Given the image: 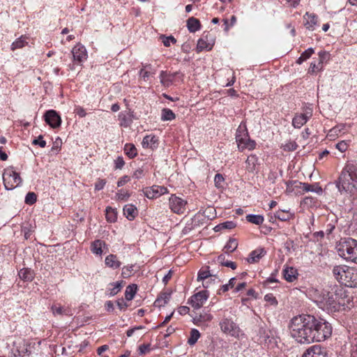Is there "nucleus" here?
<instances>
[{"label":"nucleus","instance_id":"obj_28","mask_svg":"<svg viewBox=\"0 0 357 357\" xmlns=\"http://www.w3.org/2000/svg\"><path fill=\"white\" fill-rule=\"evenodd\" d=\"M294 214L289 210H279L275 212V217L282 221H287L292 219Z\"/></svg>","mask_w":357,"mask_h":357},{"label":"nucleus","instance_id":"obj_26","mask_svg":"<svg viewBox=\"0 0 357 357\" xmlns=\"http://www.w3.org/2000/svg\"><path fill=\"white\" fill-rule=\"evenodd\" d=\"M245 163L247 170L249 172H253L258 165V158L255 155H250L248 157Z\"/></svg>","mask_w":357,"mask_h":357},{"label":"nucleus","instance_id":"obj_40","mask_svg":"<svg viewBox=\"0 0 357 357\" xmlns=\"http://www.w3.org/2000/svg\"><path fill=\"white\" fill-rule=\"evenodd\" d=\"M200 337V333L198 330L193 328L190 331V337L188 340V343L190 345H194Z\"/></svg>","mask_w":357,"mask_h":357},{"label":"nucleus","instance_id":"obj_23","mask_svg":"<svg viewBox=\"0 0 357 357\" xmlns=\"http://www.w3.org/2000/svg\"><path fill=\"white\" fill-rule=\"evenodd\" d=\"M52 312L54 316L56 315H67L72 316L70 310L68 307L64 308L60 304H54L51 307Z\"/></svg>","mask_w":357,"mask_h":357},{"label":"nucleus","instance_id":"obj_4","mask_svg":"<svg viewBox=\"0 0 357 357\" xmlns=\"http://www.w3.org/2000/svg\"><path fill=\"white\" fill-rule=\"evenodd\" d=\"M335 278L342 284L349 287H357V270L344 266H335L333 268Z\"/></svg>","mask_w":357,"mask_h":357},{"label":"nucleus","instance_id":"obj_2","mask_svg":"<svg viewBox=\"0 0 357 357\" xmlns=\"http://www.w3.org/2000/svg\"><path fill=\"white\" fill-rule=\"evenodd\" d=\"M343 291V289L337 286L332 287L331 291L328 289L317 291L315 302L323 309L331 311L339 310L340 306L345 304L342 298Z\"/></svg>","mask_w":357,"mask_h":357},{"label":"nucleus","instance_id":"obj_44","mask_svg":"<svg viewBox=\"0 0 357 357\" xmlns=\"http://www.w3.org/2000/svg\"><path fill=\"white\" fill-rule=\"evenodd\" d=\"M323 69H324V66L321 63H316L315 62H312L308 68L307 73L309 74H314L317 72L322 71Z\"/></svg>","mask_w":357,"mask_h":357},{"label":"nucleus","instance_id":"obj_7","mask_svg":"<svg viewBox=\"0 0 357 357\" xmlns=\"http://www.w3.org/2000/svg\"><path fill=\"white\" fill-rule=\"evenodd\" d=\"M219 326L221 332L227 336L237 340L245 337L243 331L240 328L236 320L231 317L223 315L219 322Z\"/></svg>","mask_w":357,"mask_h":357},{"label":"nucleus","instance_id":"obj_58","mask_svg":"<svg viewBox=\"0 0 357 357\" xmlns=\"http://www.w3.org/2000/svg\"><path fill=\"white\" fill-rule=\"evenodd\" d=\"M335 147L342 153L347 151L348 148V143L346 141H341L336 144Z\"/></svg>","mask_w":357,"mask_h":357},{"label":"nucleus","instance_id":"obj_37","mask_svg":"<svg viewBox=\"0 0 357 357\" xmlns=\"http://www.w3.org/2000/svg\"><path fill=\"white\" fill-rule=\"evenodd\" d=\"M105 216L108 222H114L117 219V213L112 207H107L105 210Z\"/></svg>","mask_w":357,"mask_h":357},{"label":"nucleus","instance_id":"obj_34","mask_svg":"<svg viewBox=\"0 0 357 357\" xmlns=\"http://www.w3.org/2000/svg\"><path fill=\"white\" fill-rule=\"evenodd\" d=\"M176 118L175 114L168 108H164L161 112V120L162 121H172Z\"/></svg>","mask_w":357,"mask_h":357},{"label":"nucleus","instance_id":"obj_29","mask_svg":"<svg viewBox=\"0 0 357 357\" xmlns=\"http://www.w3.org/2000/svg\"><path fill=\"white\" fill-rule=\"evenodd\" d=\"M187 26L190 32L194 33L200 29L199 20L191 17L187 20Z\"/></svg>","mask_w":357,"mask_h":357},{"label":"nucleus","instance_id":"obj_47","mask_svg":"<svg viewBox=\"0 0 357 357\" xmlns=\"http://www.w3.org/2000/svg\"><path fill=\"white\" fill-rule=\"evenodd\" d=\"M130 196V194L129 193V192L127 190H120L116 194V199H117V200H119V201L126 202Z\"/></svg>","mask_w":357,"mask_h":357},{"label":"nucleus","instance_id":"obj_32","mask_svg":"<svg viewBox=\"0 0 357 357\" xmlns=\"http://www.w3.org/2000/svg\"><path fill=\"white\" fill-rule=\"evenodd\" d=\"M137 289V284H130L126 287L125 291V298L127 301H131L133 299Z\"/></svg>","mask_w":357,"mask_h":357},{"label":"nucleus","instance_id":"obj_6","mask_svg":"<svg viewBox=\"0 0 357 357\" xmlns=\"http://www.w3.org/2000/svg\"><path fill=\"white\" fill-rule=\"evenodd\" d=\"M336 248L341 257L357 264V241L351 238H342Z\"/></svg>","mask_w":357,"mask_h":357},{"label":"nucleus","instance_id":"obj_14","mask_svg":"<svg viewBox=\"0 0 357 357\" xmlns=\"http://www.w3.org/2000/svg\"><path fill=\"white\" fill-rule=\"evenodd\" d=\"M168 192L167 188L160 185H153L148 188L144 191L145 196L149 199H154L160 195L167 194Z\"/></svg>","mask_w":357,"mask_h":357},{"label":"nucleus","instance_id":"obj_50","mask_svg":"<svg viewBox=\"0 0 357 357\" xmlns=\"http://www.w3.org/2000/svg\"><path fill=\"white\" fill-rule=\"evenodd\" d=\"M36 199H37L36 195L34 192H29L26 194V195L25 197V203L26 204L31 205V204H33L36 202Z\"/></svg>","mask_w":357,"mask_h":357},{"label":"nucleus","instance_id":"obj_52","mask_svg":"<svg viewBox=\"0 0 357 357\" xmlns=\"http://www.w3.org/2000/svg\"><path fill=\"white\" fill-rule=\"evenodd\" d=\"M111 285L113 287L112 288L109 289V295L114 296L119 293V291L121 289V284L119 282H115L111 284Z\"/></svg>","mask_w":357,"mask_h":357},{"label":"nucleus","instance_id":"obj_35","mask_svg":"<svg viewBox=\"0 0 357 357\" xmlns=\"http://www.w3.org/2000/svg\"><path fill=\"white\" fill-rule=\"evenodd\" d=\"M246 220L249 222L257 225H260L264 222V216L261 215L250 214L246 216Z\"/></svg>","mask_w":357,"mask_h":357},{"label":"nucleus","instance_id":"obj_31","mask_svg":"<svg viewBox=\"0 0 357 357\" xmlns=\"http://www.w3.org/2000/svg\"><path fill=\"white\" fill-rule=\"evenodd\" d=\"M27 38L26 36H22L19 38H17L15 41H14L11 45V50L14 51L16 49H20L24 47L25 45L28 44L26 41Z\"/></svg>","mask_w":357,"mask_h":357},{"label":"nucleus","instance_id":"obj_8","mask_svg":"<svg viewBox=\"0 0 357 357\" xmlns=\"http://www.w3.org/2000/svg\"><path fill=\"white\" fill-rule=\"evenodd\" d=\"M236 141L238 148L240 151H243L245 149L249 151L253 150L255 148L256 143L254 140L250 139L247 128L245 123H241L236 133Z\"/></svg>","mask_w":357,"mask_h":357},{"label":"nucleus","instance_id":"obj_64","mask_svg":"<svg viewBox=\"0 0 357 357\" xmlns=\"http://www.w3.org/2000/svg\"><path fill=\"white\" fill-rule=\"evenodd\" d=\"M144 176V170L141 168L136 169L132 174V177L139 179L141 178Z\"/></svg>","mask_w":357,"mask_h":357},{"label":"nucleus","instance_id":"obj_10","mask_svg":"<svg viewBox=\"0 0 357 357\" xmlns=\"http://www.w3.org/2000/svg\"><path fill=\"white\" fill-rule=\"evenodd\" d=\"M169 208L172 212L177 214H182L185 211L187 202L178 197L172 195L169 197Z\"/></svg>","mask_w":357,"mask_h":357},{"label":"nucleus","instance_id":"obj_51","mask_svg":"<svg viewBox=\"0 0 357 357\" xmlns=\"http://www.w3.org/2000/svg\"><path fill=\"white\" fill-rule=\"evenodd\" d=\"M264 300L266 302L268 303L271 305L277 306L278 301L276 298L272 294H268L265 295Z\"/></svg>","mask_w":357,"mask_h":357},{"label":"nucleus","instance_id":"obj_49","mask_svg":"<svg viewBox=\"0 0 357 357\" xmlns=\"http://www.w3.org/2000/svg\"><path fill=\"white\" fill-rule=\"evenodd\" d=\"M119 121H120V125L121 126H123V127H128L130 122H131V120L129 119L128 117H127V115L123 112H121L119 114Z\"/></svg>","mask_w":357,"mask_h":357},{"label":"nucleus","instance_id":"obj_17","mask_svg":"<svg viewBox=\"0 0 357 357\" xmlns=\"http://www.w3.org/2000/svg\"><path fill=\"white\" fill-rule=\"evenodd\" d=\"M326 352L319 345H314L307 349L302 357H326Z\"/></svg>","mask_w":357,"mask_h":357},{"label":"nucleus","instance_id":"obj_22","mask_svg":"<svg viewBox=\"0 0 357 357\" xmlns=\"http://www.w3.org/2000/svg\"><path fill=\"white\" fill-rule=\"evenodd\" d=\"M105 262L107 266L113 269L119 268L121 265V262L118 259L116 255L112 254L105 257Z\"/></svg>","mask_w":357,"mask_h":357},{"label":"nucleus","instance_id":"obj_1","mask_svg":"<svg viewBox=\"0 0 357 357\" xmlns=\"http://www.w3.org/2000/svg\"><path fill=\"white\" fill-rule=\"evenodd\" d=\"M312 315L302 314L291 319L289 324L291 335L298 342L310 344L312 342Z\"/></svg>","mask_w":357,"mask_h":357},{"label":"nucleus","instance_id":"obj_56","mask_svg":"<svg viewBox=\"0 0 357 357\" xmlns=\"http://www.w3.org/2000/svg\"><path fill=\"white\" fill-rule=\"evenodd\" d=\"M298 147V145L295 142H289L283 146L284 151H295Z\"/></svg>","mask_w":357,"mask_h":357},{"label":"nucleus","instance_id":"obj_38","mask_svg":"<svg viewBox=\"0 0 357 357\" xmlns=\"http://www.w3.org/2000/svg\"><path fill=\"white\" fill-rule=\"evenodd\" d=\"M217 261L219 264H220L222 266H225L226 267H229L232 268L233 270L236 268V264L231 261L225 260V255H220L218 257Z\"/></svg>","mask_w":357,"mask_h":357},{"label":"nucleus","instance_id":"obj_36","mask_svg":"<svg viewBox=\"0 0 357 357\" xmlns=\"http://www.w3.org/2000/svg\"><path fill=\"white\" fill-rule=\"evenodd\" d=\"M124 152L130 158H133L137 155V150L132 144H126L124 146Z\"/></svg>","mask_w":357,"mask_h":357},{"label":"nucleus","instance_id":"obj_11","mask_svg":"<svg viewBox=\"0 0 357 357\" xmlns=\"http://www.w3.org/2000/svg\"><path fill=\"white\" fill-rule=\"evenodd\" d=\"M208 292L206 290L200 291L191 296L188 301L194 309L201 308L208 298Z\"/></svg>","mask_w":357,"mask_h":357},{"label":"nucleus","instance_id":"obj_48","mask_svg":"<svg viewBox=\"0 0 357 357\" xmlns=\"http://www.w3.org/2000/svg\"><path fill=\"white\" fill-rule=\"evenodd\" d=\"M133 271H134V266L132 264L128 265V266H124L122 268L121 275H122L123 278H128L132 275Z\"/></svg>","mask_w":357,"mask_h":357},{"label":"nucleus","instance_id":"obj_53","mask_svg":"<svg viewBox=\"0 0 357 357\" xmlns=\"http://www.w3.org/2000/svg\"><path fill=\"white\" fill-rule=\"evenodd\" d=\"M224 178L220 174H217L214 178V183L217 188H220L222 187V183L224 182Z\"/></svg>","mask_w":357,"mask_h":357},{"label":"nucleus","instance_id":"obj_43","mask_svg":"<svg viewBox=\"0 0 357 357\" xmlns=\"http://www.w3.org/2000/svg\"><path fill=\"white\" fill-rule=\"evenodd\" d=\"M212 49V45L210 43H207L204 38H200L197 45V52H202L204 50H210Z\"/></svg>","mask_w":357,"mask_h":357},{"label":"nucleus","instance_id":"obj_55","mask_svg":"<svg viewBox=\"0 0 357 357\" xmlns=\"http://www.w3.org/2000/svg\"><path fill=\"white\" fill-rule=\"evenodd\" d=\"M319 55V62L323 65L324 61H326L329 59V54L324 51H321L318 54Z\"/></svg>","mask_w":357,"mask_h":357},{"label":"nucleus","instance_id":"obj_5","mask_svg":"<svg viewBox=\"0 0 357 357\" xmlns=\"http://www.w3.org/2000/svg\"><path fill=\"white\" fill-rule=\"evenodd\" d=\"M312 342L324 341L332 334V326L331 324L322 319H317L312 316Z\"/></svg>","mask_w":357,"mask_h":357},{"label":"nucleus","instance_id":"obj_33","mask_svg":"<svg viewBox=\"0 0 357 357\" xmlns=\"http://www.w3.org/2000/svg\"><path fill=\"white\" fill-rule=\"evenodd\" d=\"M303 194L305 192H314L318 194L322 192V188L318 185H312L307 183H303Z\"/></svg>","mask_w":357,"mask_h":357},{"label":"nucleus","instance_id":"obj_9","mask_svg":"<svg viewBox=\"0 0 357 357\" xmlns=\"http://www.w3.org/2000/svg\"><path fill=\"white\" fill-rule=\"evenodd\" d=\"M3 181L6 190H13L22 183V178L13 167H9L4 169L3 173Z\"/></svg>","mask_w":357,"mask_h":357},{"label":"nucleus","instance_id":"obj_54","mask_svg":"<svg viewBox=\"0 0 357 357\" xmlns=\"http://www.w3.org/2000/svg\"><path fill=\"white\" fill-rule=\"evenodd\" d=\"M176 42V40L172 36L165 37L162 36V43L165 47H169L171 43L174 44Z\"/></svg>","mask_w":357,"mask_h":357},{"label":"nucleus","instance_id":"obj_30","mask_svg":"<svg viewBox=\"0 0 357 357\" xmlns=\"http://www.w3.org/2000/svg\"><path fill=\"white\" fill-rule=\"evenodd\" d=\"M213 319V316L208 313L200 314L199 316H196L193 318L194 323L197 326H201L202 322L211 321Z\"/></svg>","mask_w":357,"mask_h":357},{"label":"nucleus","instance_id":"obj_19","mask_svg":"<svg viewBox=\"0 0 357 357\" xmlns=\"http://www.w3.org/2000/svg\"><path fill=\"white\" fill-rule=\"evenodd\" d=\"M284 279L289 282H292L297 279L298 271L297 270L291 266H286L282 271Z\"/></svg>","mask_w":357,"mask_h":357},{"label":"nucleus","instance_id":"obj_63","mask_svg":"<svg viewBox=\"0 0 357 357\" xmlns=\"http://www.w3.org/2000/svg\"><path fill=\"white\" fill-rule=\"evenodd\" d=\"M130 178L128 176H123L121 177L117 182V186L121 187L128 183L130 181Z\"/></svg>","mask_w":357,"mask_h":357},{"label":"nucleus","instance_id":"obj_24","mask_svg":"<svg viewBox=\"0 0 357 357\" xmlns=\"http://www.w3.org/2000/svg\"><path fill=\"white\" fill-rule=\"evenodd\" d=\"M266 252L264 249L259 248L251 252L248 259L249 263H256L265 255Z\"/></svg>","mask_w":357,"mask_h":357},{"label":"nucleus","instance_id":"obj_39","mask_svg":"<svg viewBox=\"0 0 357 357\" xmlns=\"http://www.w3.org/2000/svg\"><path fill=\"white\" fill-rule=\"evenodd\" d=\"M236 226V224L233 221H227L222 223L219 224L215 227V230L216 231H220L221 229H231L235 228Z\"/></svg>","mask_w":357,"mask_h":357},{"label":"nucleus","instance_id":"obj_21","mask_svg":"<svg viewBox=\"0 0 357 357\" xmlns=\"http://www.w3.org/2000/svg\"><path fill=\"white\" fill-rule=\"evenodd\" d=\"M137 207L133 204H126L123 207V214L129 220H132L137 215Z\"/></svg>","mask_w":357,"mask_h":357},{"label":"nucleus","instance_id":"obj_42","mask_svg":"<svg viewBox=\"0 0 357 357\" xmlns=\"http://www.w3.org/2000/svg\"><path fill=\"white\" fill-rule=\"evenodd\" d=\"M19 276L24 280H31L33 279V273L31 270L22 268L19 271Z\"/></svg>","mask_w":357,"mask_h":357},{"label":"nucleus","instance_id":"obj_27","mask_svg":"<svg viewBox=\"0 0 357 357\" xmlns=\"http://www.w3.org/2000/svg\"><path fill=\"white\" fill-rule=\"evenodd\" d=\"M106 245L105 241L101 240L94 241L91 245V252L97 255H101L102 253V248Z\"/></svg>","mask_w":357,"mask_h":357},{"label":"nucleus","instance_id":"obj_41","mask_svg":"<svg viewBox=\"0 0 357 357\" xmlns=\"http://www.w3.org/2000/svg\"><path fill=\"white\" fill-rule=\"evenodd\" d=\"M238 247V242L235 238H230L225 246V252H234Z\"/></svg>","mask_w":357,"mask_h":357},{"label":"nucleus","instance_id":"obj_61","mask_svg":"<svg viewBox=\"0 0 357 357\" xmlns=\"http://www.w3.org/2000/svg\"><path fill=\"white\" fill-rule=\"evenodd\" d=\"M105 184H106V181L105 179L98 178V181L95 183V190L98 191V190L103 189Z\"/></svg>","mask_w":357,"mask_h":357},{"label":"nucleus","instance_id":"obj_59","mask_svg":"<svg viewBox=\"0 0 357 357\" xmlns=\"http://www.w3.org/2000/svg\"><path fill=\"white\" fill-rule=\"evenodd\" d=\"M314 49L312 47H310L307 50H306L305 51H304L300 56H301L305 61H306L312 56V54H314Z\"/></svg>","mask_w":357,"mask_h":357},{"label":"nucleus","instance_id":"obj_13","mask_svg":"<svg viewBox=\"0 0 357 357\" xmlns=\"http://www.w3.org/2000/svg\"><path fill=\"white\" fill-rule=\"evenodd\" d=\"M312 116V110L309 108L303 114H296L292 119V126L301 128Z\"/></svg>","mask_w":357,"mask_h":357},{"label":"nucleus","instance_id":"obj_20","mask_svg":"<svg viewBox=\"0 0 357 357\" xmlns=\"http://www.w3.org/2000/svg\"><path fill=\"white\" fill-rule=\"evenodd\" d=\"M303 18L305 27L313 30L317 22V17L314 14L306 13Z\"/></svg>","mask_w":357,"mask_h":357},{"label":"nucleus","instance_id":"obj_18","mask_svg":"<svg viewBox=\"0 0 357 357\" xmlns=\"http://www.w3.org/2000/svg\"><path fill=\"white\" fill-rule=\"evenodd\" d=\"M179 75L178 72L174 73H168L167 71H161L160 74V83L165 87L171 86L175 79V77Z\"/></svg>","mask_w":357,"mask_h":357},{"label":"nucleus","instance_id":"obj_15","mask_svg":"<svg viewBox=\"0 0 357 357\" xmlns=\"http://www.w3.org/2000/svg\"><path fill=\"white\" fill-rule=\"evenodd\" d=\"M45 120L52 128H56L61 125V118L54 110H49L45 114Z\"/></svg>","mask_w":357,"mask_h":357},{"label":"nucleus","instance_id":"obj_45","mask_svg":"<svg viewBox=\"0 0 357 357\" xmlns=\"http://www.w3.org/2000/svg\"><path fill=\"white\" fill-rule=\"evenodd\" d=\"M259 341L260 342V343H264V344H268L269 342H271V340L270 338V336L268 335V334L266 333V331L263 329V328H261L259 330Z\"/></svg>","mask_w":357,"mask_h":357},{"label":"nucleus","instance_id":"obj_25","mask_svg":"<svg viewBox=\"0 0 357 357\" xmlns=\"http://www.w3.org/2000/svg\"><path fill=\"white\" fill-rule=\"evenodd\" d=\"M158 144V138L155 135H146L142 141L144 148L153 149L156 147Z\"/></svg>","mask_w":357,"mask_h":357},{"label":"nucleus","instance_id":"obj_12","mask_svg":"<svg viewBox=\"0 0 357 357\" xmlns=\"http://www.w3.org/2000/svg\"><path fill=\"white\" fill-rule=\"evenodd\" d=\"M73 61L75 63L80 64L87 59V52L85 47L81 44L76 45L71 51Z\"/></svg>","mask_w":357,"mask_h":357},{"label":"nucleus","instance_id":"obj_3","mask_svg":"<svg viewBox=\"0 0 357 357\" xmlns=\"http://www.w3.org/2000/svg\"><path fill=\"white\" fill-rule=\"evenodd\" d=\"M340 192L349 193L357 192V167L353 165H347L342 171L337 183Z\"/></svg>","mask_w":357,"mask_h":357},{"label":"nucleus","instance_id":"obj_60","mask_svg":"<svg viewBox=\"0 0 357 357\" xmlns=\"http://www.w3.org/2000/svg\"><path fill=\"white\" fill-rule=\"evenodd\" d=\"M32 144L34 145H38L41 148H44L46 146V142L43 139L42 135H40L37 139H34Z\"/></svg>","mask_w":357,"mask_h":357},{"label":"nucleus","instance_id":"obj_16","mask_svg":"<svg viewBox=\"0 0 357 357\" xmlns=\"http://www.w3.org/2000/svg\"><path fill=\"white\" fill-rule=\"evenodd\" d=\"M303 183L298 181H291L287 182L286 192L288 195H302L303 194Z\"/></svg>","mask_w":357,"mask_h":357},{"label":"nucleus","instance_id":"obj_46","mask_svg":"<svg viewBox=\"0 0 357 357\" xmlns=\"http://www.w3.org/2000/svg\"><path fill=\"white\" fill-rule=\"evenodd\" d=\"M211 276V274L210 273V271L207 268H206V269L202 268L198 272L197 280L198 281L206 280H208Z\"/></svg>","mask_w":357,"mask_h":357},{"label":"nucleus","instance_id":"obj_62","mask_svg":"<svg viewBox=\"0 0 357 357\" xmlns=\"http://www.w3.org/2000/svg\"><path fill=\"white\" fill-rule=\"evenodd\" d=\"M125 165V162L123 159L122 157H118L116 160H115V168L116 169H122L123 167Z\"/></svg>","mask_w":357,"mask_h":357},{"label":"nucleus","instance_id":"obj_57","mask_svg":"<svg viewBox=\"0 0 357 357\" xmlns=\"http://www.w3.org/2000/svg\"><path fill=\"white\" fill-rule=\"evenodd\" d=\"M155 71H150L146 69L142 68L139 71L140 76L145 80L149 78L151 75H154Z\"/></svg>","mask_w":357,"mask_h":357}]
</instances>
